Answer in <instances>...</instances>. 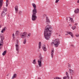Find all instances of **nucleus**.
<instances>
[{
    "label": "nucleus",
    "instance_id": "1",
    "mask_svg": "<svg viewBox=\"0 0 79 79\" xmlns=\"http://www.w3.org/2000/svg\"><path fill=\"white\" fill-rule=\"evenodd\" d=\"M45 29L44 32V37L46 40H49L50 36L53 33L52 28L51 26L48 25L46 27Z\"/></svg>",
    "mask_w": 79,
    "mask_h": 79
},
{
    "label": "nucleus",
    "instance_id": "2",
    "mask_svg": "<svg viewBox=\"0 0 79 79\" xmlns=\"http://www.w3.org/2000/svg\"><path fill=\"white\" fill-rule=\"evenodd\" d=\"M27 34V33L26 31L22 32L20 34V37L22 39H24V38H26V37L29 38L31 35V33L28 34L27 36H26Z\"/></svg>",
    "mask_w": 79,
    "mask_h": 79
},
{
    "label": "nucleus",
    "instance_id": "3",
    "mask_svg": "<svg viewBox=\"0 0 79 79\" xmlns=\"http://www.w3.org/2000/svg\"><path fill=\"white\" fill-rule=\"evenodd\" d=\"M53 41L54 42H52L51 43L52 45L54 44L56 47H58V45H59V44H60V39H55Z\"/></svg>",
    "mask_w": 79,
    "mask_h": 79
},
{
    "label": "nucleus",
    "instance_id": "4",
    "mask_svg": "<svg viewBox=\"0 0 79 79\" xmlns=\"http://www.w3.org/2000/svg\"><path fill=\"white\" fill-rule=\"evenodd\" d=\"M1 41H0V49H2L3 48V40H4V37L3 35L2 34L0 35Z\"/></svg>",
    "mask_w": 79,
    "mask_h": 79
},
{
    "label": "nucleus",
    "instance_id": "5",
    "mask_svg": "<svg viewBox=\"0 0 79 79\" xmlns=\"http://www.w3.org/2000/svg\"><path fill=\"white\" fill-rule=\"evenodd\" d=\"M40 55L39 59L38 60V63L39 67H41L42 66V61L43 60V57L41 56V53L40 54Z\"/></svg>",
    "mask_w": 79,
    "mask_h": 79
},
{
    "label": "nucleus",
    "instance_id": "6",
    "mask_svg": "<svg viewBox=\"0 0 79 79\" xmlns=\"http://www.w3.org/2000/svg\"><path fill=\"white\" fill-rule=\"evenodd\" d=\"M37 12H32V15L31 19L32 21H35L37 19V17L36 16Z\"/></svg>",
    "mask_w": 79,
    "mask_h": 79
},
{
    "label": "nucleus",
    "instance_id": "7",
    "mask_svg": "<svg viewBox=\"0 0 79 79\" xmlns=\"http://www.w3.org/2000/svg\"><path fill=\"white\" fill-rule=\"evenodd\" d=\"M33 7L34 8V9H33L32 12H37V10L36 8V5L34 3H33L32 4Z\"/></svg>",
    "mask_w": 79,
    "mask_h": 79
},
{
    "label": "nucleus",
    "instance_id": "8",
    "mask_svg": "<svg viewBox=\"0 0 79 79\" xmlns=\"http://www.w3.org/2000/svg\"><path fill=\"white\" fill-rule=\"evenodd\" d=\"M42 48L44 52H47V48L45 46V45H44L42 46Z\"/></svg>",
    "mask_w": 79,
    "mask_h": 79
},
{
    "label": "nucleus",
    "instance_id": "9",
    "mask_svg": "<svg viewBox=\"0 0 79 79\" xmlns=\"http://www.w3.org/2000/svg\"><path fill=\"white\" fill-rule=\"evenodd\" d=\"M6 12L3 11L1 14V16L2 17H5V16L6 15Z\"/></svg>",
    "mask_w": 79,
    "mask_h": 79
},
{
    "label": "nucleus",
    "instance_id": "10",
    "mask_svg": "<svg viewBox=\"0 0 79 79\" xmlns=\"http://www.w3.org/2000/svg\"><path fill=\"white\" fill-rule=\"evenodd\" d=\"M41 47H42V43H41V42H40L38 43V47L39 48V50L40 49Z\"/></svg>",
    "mask_w": 79,
    "mask_h": 79
},
{
    "label": "nucleus",
    "instance_id": "11",
    "mask_svg": "<svg viewBox=\"0 0 79 79\" xmlns=\"http://www.w3.org/2000/svg\"><path fill=\"white\" fill-rule=\"evenodd\" d=\"M3 0H0V10L1 9L2 5H3Z\"/></svg>",
    "mask_w": 79,
    "mask_h": 79
},
{
    "label": "nucleus",
    "instance_id": "12",
    "mask_svg": "<svg viewBox=\"0 0 79 79\" xmlns=\"http://www.w3.org/2000/svg\"><path fill=\"white\" fill-rule=\"evenodd\" d=\"M15 13H18V6H16L15 7Z\"/></svg>",
    "mask_w": 79,
    "mask_h": 79
},
{
    "label": "nucleus",
    "instance_id": "13",
    "mask_svg": "<svg viewBox=\"0 0 79 79\" xmlns=\"http://www.w3.org/2000/svg\"><path fill=\"white\" fill-rule=\"evenodd\" d=\"M69 71L70 72V73L71 74H72V75H73L74 74V72L73 71V70L71 69H69Z\"/></svg>",
    "mask_w": 79,
    "mask_h": 79
},
{
    "label": "nucleus",
    "instance_id": "14",
    "mask_svg": "<svg viewBox=\"0 0 79 79\" xmlns=\"http://www.w3.org/2000/svg\"><path fill=\"white\" fill-rule=\"evenodd\" d=\"M15 47L16 48V50L18 51L19 50V45L18 44H15Z\"/></svg>",
    "mask_w": 79,
    "mask_h": 79
},
{
    "label": "nucleus",
    "instance_id": "15",
    "mask_svg": "<svg viewBox=\"0 0 79 79\" xmlns=\"http://www.w3.org/2000/svg\"><path fill=\"white\" fill-rule=\"evenodd\" d=\"M68 34L69 35H70L72 37V38H73V37H74V35H73V34L72 33V32H68Z\"/></svg>",
    "mask_w": 79,
    "mask_h": 79
},
{
    "label": "nucleus",
    "instance_id": "16",
    "mask_svg": "<svg viewBox=\"0 0 79 79\" xmlns=\"http://www.w3.org/2000/svg\"><path fill=\"white\" fill-rule=\"evenodd\" d=\"M54 53V50H52L51 52V55L52 56V58H53V53Z\"/></svg>",
    "mask_w": 79,
    "mask_h": 79
},
{
    "label": "nucleus",
    "instance_id": "17",
    "mask_svg": "<svg viewBox=\"0 0 79 79\" xmlns=\"http://www.w3.org/2000/svg\"><path fill=\"white\" fill-rule=\"evenodd\" d=\"M46 23L48 24L49 23H50V20H49V19L48 17L46 18Z\"/></svg>",
    "mask_w": 79,
    "mask_h": 79
},
{
    "label": "nucleus",
    "instance_id": "18",
    "mask_svg": "<svg viewBox=\"0 0 79 79\" xmlns=\"http://www.w3.org/2000/svg\"><path fill=\"white\" fill-rule=\"evenodd\" d=\"M6 27H5L3 28V29H2V31H1V32H2V33H3V32H4L5 31V30H6Z\"/></svg>",
    "mask_w": 79,
    "mask_h": 79
},
{
    "label": "nucleus",
    "instance_id": "19",
    "mask_svg": "<svg viewBox=\"0 0 79 79\" xmlns=\"http://www.w3.org/2000/svg\"><path fill=\"white\" fill-rule=\"evenodd\" d=\"M75 13H79V9H76L74 10Z\"/></svg>",
    "mask_w": 79,
    "mask_h": 79
},
{
    "label": "nucleus",
    "instance_id": "20",
    "mask_svg": "<svg viewBox=\"0 0 79 79\" xmlns=\"http://www.w3.org/2000/svg\"><path fill=\"white\" fill-rule=\"evenodd\" d=\"M69 18L70 19L69 21H70L71 23H74V20H73V19L71 17H69Z\"/></svg>",
    "mask_w": 79,
    "mask_h": 79
},
{
    "label": "nucleus",
    "instance_id": "21",
    "mask_svg": "<svg viewBox=\"0 0 79 79\" xmlns=\"http://www.w3.org/2000/svg\"><path fill=\"white\" fill-rule=\"evenodd\" d=\"M65 74L67 76V77L68 78V79H69V74L67 72H65Z\"/></svg>",
    "mask_w": 79,
    "mask_h": 79
},
{
    "label": "nucleus",
    "instance_id": "22",
    "mask_svg": "<svg viewBox=\"0 0 79 79\" xmlns=\"http://www.w3.org/2000/svg\"><path fill=\"white\" fill-rule=\"evenodd\" d=\"M17 76V74H14L13 75V76L12 77V79H14V78H16Z\"/></svg>",
    "mask_w": 79,
    "mask_h": 79
},
{
    "label": "nucleus",
    "instance_id": "23",
    "mask_svg": "<svg viewBox=\"0 0 79 79\" xmlns=\"http://www.w3.org/2000/svg\"><path fill=\"white\" fill-rule=\"evenodd\" d=\"M6 52H7L6 50L4 51L2 53V55L3 56L5 55H6Z\"/></svg>",
    "mask_w": 79,
    "mask_h": 79
},
{
    "label": "nucleus",
    "instance_id": "24",
    "mask_svg": "<svg viewBox=\"0 0 79 79\" xmlns=\"http://www.w3.org/2000/svg\"><path fill=\"white\" fill-rule=\"evenodd\" d=\"M19 34V31H17L15 32V35H18Z\"/></svg>",
    "mask_w": 79,
    "mask_h": 79
},
{
    "label": "nucleus",
    "instance_id": "25",
    "mask_svg": "<svg viewBox=\"0 0 79 79\" xmlns=\"http://www.w3.org/2000/svg\"><path fill=\"white\" fill-rule=\"evenodd\" d=\"M7 11V9L6 7H3V10L4 12H6Z\"/></svg>",
    "mask_w": 79,
    "mask_h": 79
},
{
    "label": "nucleus",
    "instance_id": "26",
    "mask_svg": "<svg viewBox=\"0 0 79 79\" xmlns=\"http://www.w3.org/2000/svg\"><path fill=\"white\" fill-rule=\"evenodd\" d=\"M32 63H33V64H36V60L35 59H34V60H33L32 62Z\"/></svg>",
    "mask_w": 79,
    "mask_h": 79
},
{
    "label": "nucleus",
    "instance_id": "27",
    "mask_svg": "<svg viewBox=\"0 0 79 79\" xmlns=\"http://www.w3.org/2000/svg\"><path fill=\"white\" fill-rule=\"evenodd\" d=\"M23 44H26V39H25L24 40H23Z\"/></svg>",
    "mask_w": 79,
    "mask_h": 79
},
{
    "label": "nucleus",
    "instance_id": "28",
    "mask_svg": "<svg viewBox=\"0 0 79 79\" xmlns=\"http://www.w3.org/2000/svg\"><path fill=\"white\" fill-rule=\"evenodd\" d=\"M6 6H8V0H6Z\"/></svg>",
    "mask_w": 79,
    "mask_h": 79
},
{
    "label": "nucleus",
    "instance_id": "29",
    "mask_svg": "<svg viewBox=\"0 0 79 79\" xmlns=\"http://www.w3.org/2000/svg\"><path fill=\"white\" fill-rule=\"evenodd\" d=\"M76 26H73V27H72V29H73V30H74V29H76Z\"/></svg>",
    "mask_w": 79,
    "mask_h": 79
},
{
    "label": "nucleus",
    "instance_id": "30",
    "mask_svg": "<svg viewBox=\"0 0 79 79\" xmlns=\"http://www.w3.org/2000/svg\"><path fill=\"white\" fill-rule=\"evenodd\" d=\"M71 64H68V68L69 69L70 68H71Z\"/></svg>",
    "mask_w": 79,
    "mask_h": 79
},
{
    "label": "nucleus",
    "instance_id": "31",
    "mask_svg": "<svg viewBox=\"0 0 79 79\" xmlns=\"http://www.w3.org/2000/svg\"><path fill=\"white\" fill-rule=\"evenodd\" d=\"M59 1H60V0H56L55 1V3H58Z\"/></svg>",
    "mask_w": 79,
    "mask_h": 79
},
{
    "label": "nucleus",
    "instance_id": "32",
    "mask_svg": "<svg viewBox=\"0 0 79 79\" xmlns=\"http://www.w3.org/2000/svg\"><path fill=\"white\" fill-rule=\"evenodd\" d=\"M75 36H76L77 37H78L79 36V34H77L76 35H75Z\"/></svg>",
    "mask_w": 79,
    "mask_h": 79
},
{
    "label": "nucleus",
    "instance_id": "33",
    "mask_svg": "<svg viewBox=\"0 0 79 79\" xmlns=\"http://www.w3.org/2000/svg\"><path fill=\"white\" fill-rule=\"evenodd\" d=\"M67 77L65 76L63 77V79H67Z\"/></svg>",
    "mask_w": 79,
    "mask_h": 79
},
{
    "label": "nucleus",
    "instance_id": "34",
    "mask_svg": "<svg viewBox=\"0 0 79 79\" xmlns=\"http://www.w3.org/2000/svg\"><path fill=\"white\" fill-rule=\"evenodd\" d=\"M12 36H13V38H15V34L13 33L12 34Z\"/></svg>",
    "mask_w": 79,
    "mask_h": 79
},
{
    "label": "nucleus",
    "instance_id": "35",
    "mask_svg": "<svg viewBox=\"0 0 79 79\" xmlns=\"http://www.w3.org/2000/svg\"><path fill=\"white\" fill-rule=\"evenodd\" d=\"M71 47H74V45L73 44H71Z\"/></svg>",
    "mask_w": 79,
    "mask_h": 79
},
{
    "label": "nucleus",
    "instance_id": "36",
    "mask_svg": "<svg viewBox=\"0 0 79 79\" xmlns=\"http://www.w3.org/2000/svg\"><path fill=\"white\" fill-rule=\"evenodd\" d=\"M75 26H77V23H75Z\"/></svg>",
    "mask_w": 79,
    "mask_h": 79
},
{
    "label": "nucleus",
    "instance_id": "37",
    "mask_svg": "<svg viewBox=\"0 0 79 79\" xmlns=\"http://www.w3.org/2000/svg\"><path fill=\"white\" fill-rule=\"evenodd\" d=\"M77 3H79V0H78L77 1Z\"/></svg>",
    "mask_w": 79,
    "mask_h": 79
},
{
    "label": "nucleus",
    "instance_id": "38",
    "mask_svg": "<svg viewBox=\"0 0 79 79\" xmlns=\"http://www.w3.org/2000/svg\"><path fill=\"white\" fill-rule=\"evenodd\" d=\"M69 26H72V24H70L69 25Z\"/></svg>",
    "mask_w": 79,
    "mask_h": 79
},
{
    "label": "nucleus",
    "instance_id": "39",
    "mask_svg": "<svg viewBox=\"0 0 79 79\" xmlns=\"http://www.w3.org/2000/svg\"><path fill=\"white\" fill-rule=\"evenodd\" d=\"M68 35V33L65 34V35Z\"/></svg>",
    "mask_w": 79,
    "mask_h": 79
},
{
    "label": "nucleus",
    "instance_id": "40",
    "mask_svg": "<svg viewBox=\"0 0 79 79\" xmlns=\"http://www.w3.org/2000/svg\"><path fill=\"white\" fill-rule=\"evenodd\" d=\"M2 27V25H0V28H1Z\"/></svg>",
    "mask_w": 79,
    "mask_h": 79
},
{
    "label": "nucleus",
    "instance_id": "41",
    "mask_svg": "<svg viewBox=\"0 0 79 79\" xmlns=\"http://www.w3.org/2000/svg\"><path fill=\"white\" fill-rule=\"evenodd\" d=\"M17 44H18V41H17Z\"/></svg>",
    "mask_w": 79,
    "mask_h": 79
},
{
    "label": "nucleus",
    "instance_id": "42",
    "mask_svg": "<svg viewBox=\"0 0 79 79\" xmlns=\"http://www.w3.org/2000/svg\"><path fill=\"white\" fill-rule=\"evenodd\" d=\"M9 75V74H7V75L6 76H8Z\"/></svg>",
    "mask_w": 79,
    "mask_h": 79
},
{
    "label": "nucleus",
    "instance_id": "43",
    "mask_svg": "<svg viewBox=\"0 0 79 79\" xmlns=\"http://www.w3.org/2000/svg\"><path fill=\"white\" fill-rule=\"evenodd\" d=\"M66 20H68V19H66Z\"/></svg>",
    "mask_w": 79,
    "mask_h": 79
}]
</instances>
